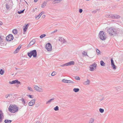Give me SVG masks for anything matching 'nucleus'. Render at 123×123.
<instances>
[{"instance_id":"obj_21","label":"nucleus","mask_w":123,"mask_h":123,"mask_svg":"<svg viewBox=\"0 0 123 123\" xmlns=\"http://www.w3.org/2000/svg\"><path fill=\"white\" fill-rule=\"evenodd\" d=\"M42 12H41L40 13L39 15H37L36 17V18L37 19H38L41 17V15L43 13Z\"/></svg>"},{"instance_id":"obj_7","label":"nucleus","mask_w":123,"mask_h":123,"mask_svg":"<svg viewBox=\"0 0 123 123\" xmlns=\"http://www.w3.org/2000/svg\"><path fill=\"white\" fill-rule=\"evenodd\" d=\"M13 37L12 34H9L6 37V39L7 41H11L13 40Z\"/></svg>"},{"instance_id":"obj_31","label":"nucleus","mask_w":123,"mask_h":123,"mask_svg":"<svg viewBox=\"0 0 123 123\" xmlns=\"http://www.w3.org/2000/svg\"><path fill=\"white\" fill-rule=\"evenodd\" d=\"M13 33L15 34H16L17 33L18 31L16 29H14L12 31Z\"/></svg>"},{"instance_id":"obj_16","label":"nucleus","mask_w":123,"mask_h":123,"mask_svg":"<svg viewBox=\"0 0 123 123\" xmlns=\"http://www.w3.org/2000/svg\"><path fill=\"white\" fill-rule=\"evenodd\" d=\"M35 39H33L30 42L29 44L28 45V46H31L34 44L35 43Z\"/></svg>"},{"instance_id":"obj_10","label":"nucleus","mask_w":123,"mask_h":123,"mask_svg":"<svg viewBox=\"0 0 123 123\" xmlns=\"http://www.w3.org/2000/svg\"><path fill=\"white\" fill-rule=\"evenodd\" d=\"M11 7L12 5L9 3L8 2L6 4V10H9L11 8Z\"/></svg>"},{"instance_id":"obj_22","label":"nucleus","mask_w":123,"mask_h":123,"mask_svg":"<svg viewBox=\"0 0 123 123\" xmlns=\"http://www.w3.org/2000/svg\"><path fill=\"white\" fill-rule=\"evenodd\" d=\"M22 102L23 104L25 106L26 105V103L25 100L24 98H22L20 100Z\"/></svg>"},{"instance_id":"obj_33","label":"nucleus","mask_w":123,"mask_h":123,"mask_svg":"<svg viewBox=\"0 0 123 123\" xmlns=\"http://www.w3.org/2000/svg\"><path fill=\"white\" fill-rule=\"evenodd\" d=\"M5 71L2 69H1L0 70V74L1 75H2L4 73Z\"/></svg>"},{"instance_id":"obj_58","label":"nucleus","mask_w":123,"mask_h":123,"mask_svg":"<svg viewBox=\"0 0 123 123\" xmlns=\"http://www.w3.org/2000/svg\"><path fill=\"white\" fill-rule=\"evenodd\" d=\"M17 69H18L17 68H16V70H17Z\"/></svg>"},{"instance_id":"obj_61","label":"nucleus","mask_w":123,"mask_h":123,"mask_svg":"<svg viewBox=\"0 0 123 123\" xmlns=\"http://www.w3.org/2000/svg\"><path fill=\"white\" fill-rule=\"evenodd\" d=\"M87 1H89V0H86Z\"/></svg>"},{"instance_id":"obj_30","label":"nucleus","mask_w":123,"mask_h":123,"mask_svg":"<svg viewBox=\"0 0 123 123\" xmlns=\"http://www.w3.org/2000/svg\"><path fill=\"white\" fill-rule=\"evenodd\" d=\"M73 90L75 92H77L79 91V89L78 88H75L73 89Z\"/></svg>"},{"instance_id":"obj_54","label":"nucleus","mask_w":123,"mask_h":123,"mask_svg":"<svg viewBox=\"0 0 123 123\" xmlns=\"http://www.w3.org/2000/svg\"><path fill=\"white\" fill-rule=\"evenodd\" d=\"M97 11L95 10L93 11L92 12L93 13H95L97 12Z\"/></svg>"},{"instance_id":"obj_56","label":"nucleus","mask_w":123,"mask_h":123,"mask_svg":"<svg viewBox=\"0 0 123 123\" xmlns=\"http://www.w3.org/2000/svg\"><path fill=\"white\" fill-rule=\"evenodd\" d=\"M38 0H34V1L35 2H36Z\"/></svg>"},{"instance_id":"obj_19","label":"nucleus","mask_w":123,"mask_h":123,"mask_svg":"<svg viewBox=\"0 0 123 123\" xmlns=\"http://www.w3.org/2000/svg\"><path fill=\"white\" fill-rule=\"evenodd\" d=\"M120 18V16L119 15L117 14H113V19H118Z\"/></svg>"},{"instance_id":"obj_34","label":"nucleus","mask_w":123,"mask_h":123,"mask_svg":"<svg viewBox=\"0 0 123 123\" xmlns=\"http://www.w3.org/2000/svg\"><path fill=\"white\" fill-rule=\"evenodd\" d=\"M111 67L112 68L114 69H116V66L115 65L114 63L111 65Z\"/></svg>"},{"instance_id":"obj_29","label":"nucleus","mask_w":123,"mask_h":123,"mask_svg":"<svg viewBox=\"0 0 123 123\" xmlns=\"http://www.w3.org/2000/svg\"><path fill=\"white\" fill-rule=\"evenodd\" d=\"M82 55L84 56H88V55H87V52H85L84 51H83L82 53Z\"/></svg>"},{"instance_id":"obj_17","label":"nucleus","mask_w":123,"mask_h":123,"mask_svg":"<svg viewBox=\"0 0 123 123\" xmlns=\"http://www.w3.org/2000/svg\"><path fill=\"white\" fill-rule=\"evenodd\" d=\"M113 14H110L106 15H105V16L107 18L113 19Z\"/></svg>"},{"instance_id":"obj_50","label":"nucleus","mask_w":123,"mask_h":123,"mask_svg":"<svg viewBox=\"0 0 123 123\" xmlns=\"http://www.w3.org/2000/svg\"><path fill=\"white\" fill-rule=\"evenodd\" d=\"M21 46L20 45H19L18 46V47L17 48L19 50L21 48Z\"/></svg>"},{"instance_id":"obj_11","label":"nucleus","mask_w":123,"mask_h":123,"mask_svg":"<svg viewBox=\"0 0 123 123\" xmlns=\"http://www.w3.org/2000/svg\"><path fill=\"white\" fill-rule=\"evenodd\" d=\"M116 35L118 33L122 34L123 33V31L121 30L118 28L116 29Z\"/></svg>"},{"instance_id":"obj_46","label":"nucleus","mask_w":123,"mask_h":123,"mask_svg":"<svg viewBox=\"0 0 123 123\" xmlns=\"http://www.w3.org/2000/svg\"><path fill=\"white\" fill-rule=\"evenodd\" d=\"M62 82L67 83V80H66L65 79H63L62 80Z\"/></svg>"},{"instance_id":"obj_26","label":"nucleus","mask_w":123,"mask_h":123,"mask_svg":"<svg viewBox=\"0 0 123 123\" xmlns=\"http://www.w3.org/2000/svg\"><path fill=\"white\" fill-rule=\"evenodd\" d=\"M100 65L101 66H104L105 65V63L103 61H101L100 62Z\"/></svg>"},{"instance_id":"obj_47","label":"nucleus","mask_w":123,"mask_h":123,"mask_svg":"<svg viewBox=\"0 0 123 123\" xmlns=\"http://www.w3.org/2000/svg\"><path fill=\"white\" fill-rule=\"evenodd\" d=\"M57 30H55L54 31L52 32L51 33V34H53L54 33L57 32Z\"/></svg>"},{"instance_id":"obj_53","label":"nucleus","mask_w":123,"mask_h":123,"mask_svg":"<svg viewBox=\"0 0 123 123\" xmlns=\"http://www.w3.org/2000/svg\"><path fill=\"white\" fill-rule=\"evenodd\" d=\"M28 97H29L30 98H32V95H28Z\"/></svg>"},{"instance_id":"obj_43","label":"nucleus","mask_w":123,"mask_h":123,"mask_svg":"<svg viewBox=\"0 0 123 123\" xmlns=\"http://www.w3.org/2000/svg\"><path fill=\"white\" fill-rule=\"evenodd\" d=\"M111 65H112L114 63V62L112 58H111Z\"/></svg>"},{"instance_id":"obj_12","label":"nucleus","mask_w":123,"mask_h":123,"mask_svg":"<svg viewBox=\"0 0 123 123\" xmlns=\"http://www.w3.org/2000/svg\"><path fill=\"white\" fill-rule=\"evenodd\" d=\"M9 83L10 84H14L16 83H17L18 84L20 83V82L18 81V80H16L12 81H9Z\"/></svg>"},{"instance_id":"obj_28","label":"nucleus","mask_w":123,"mask_h":123,"mask_svg":"<svg viewBox=\"0 0 123 123\" xmlns=\"http://www.w3.org/2000/svg\"><path fill=\"white\" fill-rule=\"evenodd\" d=\"M12 121L11 120H9L8 119H6L4 121V122L5 123H10Z\"/></svg>"},{"instance_id":"obj_49","label":"nucleus","mask_w":123,"mask_h":123,"mask_svg":"<svg viewBox=\"0 0 123 123\" xmlns=\"http://www.w3.org/2000/svg\"><path fill=\"white\" fill-rule=\"evenodd\" d=\"M83 10L82 9H80L79 10V12L80 13H81L82 12Z\"/></svg>"},{"instance_id":"obj_32","label":"nucleus","mask_w":123,"mask_h":123,"mask_svg":"<svg viewBox=\"0 0 123 123\" xmlns=\"http://www.w3.org/2000/svg\"><path fill=\"white\" fill-rule=\"evenodd\" d=\"M25 10V9H24L22 10H20L19 11H18V12L17 13L19 14H20L21 13H23L24 12V11Z\"/></svg>"},{"instance_id":"obj_55","label":"nucleus","mask_w":123,"mask_h":123,"mask_svg":"<svg viewBox=\"0 0 123 123\" xmlns=\"http://www.w3.org/2000/svg\"><path fill=\"white\" fill-rule=\"evenodd\" d=\"M41 122L40 121H37L36 122V123H41Z\"/></svg>"},{"instance_id":"obj_25","label":"nucleus","mask_w":123,"mask_h":123,"mask_svg":"<svg viewBox=\"0 0 123 123\" xmlns=\"http://www.w3.org/2000/svg\"><path fill=\"white\" fill-rule=\"evenodd\" d=\"M94 119L91 118H90L89 121L88 123H92L94 121Z\"/></svg>"},{"instance_id":"obj_24","label":"nucleus","mask_w":123,"mask_h":123,"mask_svg":"<svg viewBox=\"0 0 123 123\" xmlns=\"http://www.w3.org/2000/svg\"><path fill=\"white\" fill-rule=\"evenodd\" d=\"M54 99V98H51V99H50V100L46 102V104H49L50 103L52 102L53 101V100Z\"/></svg>"},{"instance_id":"obj_59","label":"nucleus","mask_w":123,"mask_h":123,"mask_svg":"<svg viewBox=\"0 0 123 123\" xmlns=\"http://www.w3.org/2000/svg\"><path fill=\"white\" fill-rule=\"evenodd\" d=\"M38 106H37V105H36V107H38Z\"/></svg>"},{"instance_id":"obj_27","label":"nucleus","mask_w":123,"mask_h":123,"mask_svg":"<svg viewBox=\"0 0 123 123\" xmlns=\"http://www.w3.org/2000/svg\"><path fill=\"white\" fill-rule=\"evenodd\" d=\"M67 83H68L74 84V81L69 80H67Z\"/></svg>"},{"instance_id":"obj_41","label":"nucleus","mask_w":123,"mask_h":123,"mask_svg":"<svg viewBox=\"0 0 123 123\" xmlns=\"http://www.w3.org/2000/svg\"><path fill=\"white\" fill-rule=\"evenodd\" d=\"M27 88L29 90V91H31L33 92V90L32 89V88L31 87H30L29 86H28L27 87Z\"/></svg>"},{"instance_id":"obj_51","label":"nucleus","mask_w":123,"mask_h":123,"mask_svg":"<svg viewBox=\"0 0 123 123\" xmlns=\"http://www.w3.org/2000/svg\"><path fill=\"white\" fill-rule=\"evenodd\" d=\"M21 46L20 45H19L18 46V47L17 48L19 50L21 48Z\"/></svg>"},{"instance_id":"obj_39","label":"nucleus","mask_w":123,"mask_h":123,"mask_svg":"<svg viewBox=\"0 0 123 123\" xmlns=\"http://www.w3.org/2000/svg\"><path fill=\"white\" fill-rule=\"evenodd\" d=\"M19 50L17 48L14 51L13 53L14 54H16L18 53L19 51Z\"/></svg>"},{"instance_id":"obj_3","label":"nucleus","mask_w":123,"mask_h":123,"mask_svg":"<svg viewBox=\"0 0 123 123\" xmlns=\"http://www.w3.org/2000/svg\"><path fill=\"white\" fill-rule=\"evenodd\" d=\"M98 36L99 38L103 40H105L107 37L105 32L102 31H100L98 34Z\"/></svg>"},{"instance_id":"obj_45","label":"nucleus","mask_w":123,"mask_h":123,"mask_svg":"<svg viewBox=\"0 0 123 123\" xmlns=\"http://www.w3.org/2000/svg\"><path fill=\"white\" fill-rule=\"evenodd\" d=\"M54 2H55V3H57L60 2V0H54Z\"/></svg>"},{"instance_id":"obj_60","label":"nucleus","mask_w":123,"mask_h":123,"mask_svg":"<svg viewBox=\"0 0 123 123\" xmlns=\"http://www.w3.org/2000/svg\"><path fill=\"white\" fill-rule=\"evenodd\" d=\"M25 2H26V3L27 4V2H26V1H25Z\"/></svg>"},{"instance_id":"obj_5","label":"nucleus","mask_w":123,"mask_h":123,"mask_svg":"<svg viewBox=\"0 0 123 123\" xmlns=\"http://www.w3.org/2000/svg\"><path fill=\"white\" fill-rule=\"evenodd\" d=\"M45 47L48 51H50L52 50V46L50 43H48L47 44Z\"/></svg>"},{"instance_id":"obj_20","label":"nucleus","mask_w":123,"mask_h":123,"mask_svg":"<svg viewBox=\"0 0 123 123\" xmlns=\"http://www.w3.org/2000/svg\"><path fill=\"white\" fill-rule=\"evenodd\" d=\"M29 26V25L28 24H27L23 28V31L25 32L26 31V30L28 29Z\"/></svg>"},{"instance_id":"obj_6","label":"nucleus","mask_w":123,"mask_h":123,"mask_svg":"<svg viewBox=\"0 0 123 123\" xmlns=\"http://www.w3.org/2000/svg\"><path fill=\"white\" fill-rule=\"evenodd\" d=\"M74 62L73 61H72L64 64L62 65L61 66L63 67L66 66H71L74 65Z\"/></svg>"},{"instance_id":"obj_1","label":"nucleus","mask_w":123,"mask_h":123,"mask_svg":"<svg viewBox=\"0 0 123 123\" xmlns=\"http://www.w3.org/2000/svg\"><path fill=\"white\" fill-rule=\"evenodd\" d=\"M9 111L11 113H14L17 112L18 111V108L15 105H11L8 108Z\"/></svg>"},{"instance_id":"obj_44","label":"nucleus","mask_w":123,"mask_h":123,"mask_svg":"<svg viewBox=\"0 0 123 123\" xmlns=\"http://www.w3.org/2000/svg\"><path fill=\"white\" fill-rule=\"evenodd\" d=\"M10 95L9 94H7L5 95V98H8V97H9L10 96Z\"/></svg>"},{"instance_id":"obj_38","label":"nucleus","mask_w":123,"mask_h":123,"mask_svg":"<svg viewBox=\"0 0 123 123\" xmlns=\"http://www.w3.org/2000/svg\"><path fill=\"white\" fill-rule=\"evenodd\" d=\"M46 36V35L44 34H43L41 35L40 36V37L41 38H43V37H44Z\"/></svg>"},{"instance_id":"obj_14","label":"nucleus","mask_w":123,"mask_h":123,"mask_svg":"<svg viewBox=\"0 0 123 123\" xmlns=\"http://www.w3.org/2000/svg\"><path fill=\"white\" fill-rule=\"evenodd\" d=\"M3 114L2 112V111L0 110V122H1L2 121V120L4 117L3 115Z\"/></svg>"},{"instance_id":"obj_8","label":"nucleus","mask_w":123,"mask_h":123,"mask_svg":"<svg viewBox=\"0 0 123 123\" xmlns=\"http://www.w3.org/2000/svg\"><path fill=\"white\" fill-rule=\"evenodd\" d=\"M97 64L95 63L93 64L92 65H91L90 66V71H93L94 68H96L97 66Z\"/></svg>"},{"instance_id":"obj_36","label":"nucleus","mask_w":123,"mask_h":123,"mask_svg":"<svg viewBox=\"0 0 123 123\" xmlns=\"http://www.w3.org/2000/svg\"><path fill=\"white\" fill-rule=\"evenodd\" d=\"M116 89L118 91H119L121 90V87L120 86H117L116 87Z\"/></svg>"},{"instance_id":"obj_15","label":"nucleus","mask_w":123,"mask_h":123,"mask_svg":"<svg viewBox=\"0 0 123 123\" xmlns=\"http://www.w3.org/2000/svg\"><path fill=\"white\" fill-rule=\"evenodd\" d=\"M58 40L62 43H64L66 42V40L62 37H60L58 38Z\"/></svg>"},{"instance_id":"obj_18","label":"nucleus","mask_w":123,"mask_h":123,"mask_svg":"<svg viewBox=\"0 0 123 123\" xmlns=\"http://www.w3.org/2000/svg\"><path fill=\"white\" fill-rule=\"evenodd\" d=\"M90 81L87 79V81H86L83 83V84L85 85H89Z\"/></svg>"},{"instance_id":"obj_57","label":"nucleus","mask_w":123,"mask_h":123,"mask_svg":"<svg viewBox=\"0 0 123 123\" xmlns=\"http://www.w3.org/2000/svg\"><path fill=\"white\" fill-rule=\"evenodd\" d=\"M1 23V22H0V25H2L1 24V23Z\"/></svg>"},{"instance_id":"obj_9","label":"nucleus","mask_w":123,"mask_h":123,"mask_svg":"<svg viewBox=\"0 0 123 123\" xmlns=\"http://www.w3.org/2000/svg\"><path fill=\"white\" fill-rule=\"evenodd\" d=\"M34 87L35 90L39 92H43V90L42 88H40L37 86H34Z\"/></svg>"},{"instance_id":"obj_13","label":"nucleus","mask_w":123,"mask_h":123,"mask_svg":"<svg viewBox=\"0 0 123 123\" xmlns=\"http://www.w3.org/2000/svg\"><path fill=\"white\" fill-rule=\"evenodd\" d=\"M35 102V99H33L31 100L28 103V105L29 106H32L34 105Z\"/></svg>"},{"instance_id":"obj_42","label":"nucleus","mask_w":123,"mask_h":123,"mask_svg":"<svg viewBox=\"0 0 123 123\" xmlns=\"http://www.w3.org/2000/svg\"><path fill=\"white\" fill-rule=\"evenodd\" d=\"M99 111L100 112L102 113L104 112V110L100 108L99 109Z\"/></svg>"},{"instance_id":"obj_23","label":"nucleus","mask_w":123,"mask_h":123,"mask_svg":"<svg viewBox=\"0 0 123 123\" xmlns=\"http://www.w3.org/2000/svg\"><path fill=\"white\" fill-rule=\"evenodd\" d=\"M47 2L46 1H45L43 3L42 5V7H44L46 6L47 4Z\"/></svg>"},{"instance_id":"obj_37","label":"nucleus","mask_w":123,"mask_h":123,"mask_svg":"<svg viewBox=\"0 0 123 123\" xmlns=\"http://www.w3.org/2000/svg\"><path fill=\"white\" fill-rule=\"evenodd\" d=\"M57 74V73L56 72H53L51 74V75L52 76H54L55 75H56Z\"/></svg>"},{"instance_id":"obj_40","label":"nucleus","mask_w":123,"mask_h":123,"mask_svg":"<svg viewBox=\"0 0 123 123\" xmlns=\"http://www.w3.org/2000/svg\"><path fill=\"white\" fill-rule=\"evenodd\" d=\"M54 110L55 111H58L59 110V107L58 106H56L54 108Z\"/></svg>"},{"instance_id":"obj_48","label":"nucleus","mask_w":123,"mask_h":123,"mask_svg":"<svg viewBox=\"0 0 123 123\" xmlns=\"http://www.w3.org/2000/svg\"><path fill=\"white\" fill-rule=\"evenodd\" d=\"M75 79L77 80H80V78L79 77L76 76L75 77Z\"/></svg>"},{"instance_id":"obj_52","label":"nucleus","mask_w":123,"mask_h":123,"mask_svg":"<svg viewBox=\"0 0 123 123\" xmlns=\"http://www.w3.org/2000/svg\"><path fill=\"white\" fill-rule=\"evenodd\" d=\"M45 16H46L45 15H42V17L43 18H44L45 17Z\"/></svg>"},{"instance_id":"obj_35","label":"nucleus","mask_w":123,"mask_h":123,"mask_svg":"<svg viewBox=\"0 0 123 123\" xmlns=\"http://www.w3.org/2000/svg\"><path fill=\"white\" fill-rule=\"evenodd\" d=\"M96 52L98 55H101V52L98 49H96Z\"/></svg>"},{"instance_id":"obj_4","label":"nucleus","mask_w":123,"mask_h":123,"mask_svg":"<svg viewBox=\"0 0 123 123\" xmlns=\"http://www.w3.org/2000/svg\"><path fill=\"white\" fill-rule=\"evenodd\" d=\"M27 55L30 58H31L32 56L36 58L37 56V52L36 50H34L28 52Z\"/></svg>"},{"instance_id":"obj_2","label":"nucleus","mask_w":123,"mask_h":123,"mask_svg":"<svg viewBox=\"0 0 123 123\" xmlns=\"http://www.w3.org/2000/svg\"><path fill=\"white\" fill-rule=\"evenodd\" d=\"M116 29L112 27H111L108 28L107 32L109 33L110 36H116Z\"/></svg>"}]
</instances>
